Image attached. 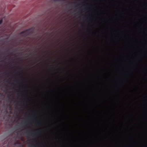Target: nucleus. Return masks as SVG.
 <instances>
[{
    "label": "nucleus",
    "instance_id": "obj_1",
    "mask_svg": "<svg viewBox=\"0 0 147 147\" xmlns=\"http://www.w3.org/2000/svg\"><path fill=\"white\" fill-rule=\"evenodd\" d=\"M34 32V29L30 28L22 31L20 33L21 36L24 37H26L32 34Z\"/></svg>",
    "mask_w": 147,
    "mask_h": 147
},
{
    "label": "nucleus",
    "instance_id": "obj_2",
    "mask_svg": "<svg viewBox=\"0 0 147 147\" xmlns=\"http://www.w3.org/2000/svg\"><path fill=\"white\" fill-rule=\"evenodd\" d=\"M30 131H29V132H27V135H30V136H32V134H30Z\"/></svg>",
    "mask_w": 147,
    "mask_h": 147
},
{
    "label": "nucleus",
    "instance_id": "obj_3",
    "mask_svg": "<svg viewBox=\"0 0 147 147\" xmlns=\"http://www.w3.org/2000/svg\"><path fill=\"white\" fill-rule=\"evenodd\" d=\"M3 21L2 19H1L0 20V25H1Z\"/></svg>",
    "mask_w": 147,
    "mask_h": 147
},
{
    "label": "nucleus",
    "instance_id": "obj_4",
    "mask_svg": "<svg viewBox=\"0 0 147 147\" xmlns=\"http://www.w3.org/2000/svg\"><path fill=\"white\" fill-rule=\"evenodd\" d=\"M17 82L18 83V84H20V81L19 80H18L17 81Z\"/></svg>",
    "mask_w": 147,
    "mask_h": 147
},
{
    "label": "nucleus",
    "instance_id": "obj_5",
    "mask_svg": "<svg viewBox=\"0 0 147 147\" xmlns=\"http://www.w3.org/2000/svg\"><path fill=\"white\" fill-rule=\"evenodd\" d=\"M36 136V134H35V135H34V136Z\"/></svg>",
    "mask_w": 147,
    "mask_h": 147
},
{
    "label": "nucleus",
    "instance_id": "obj_6",
    "mask_svg": "<svg viewBox=\"0 0 147 147\" xmlns=\"http://www.w3.org/2000/svg\"><path fill=\"white\" fill-rule=\"evenodd\" d=\"M0 72H1V71H0Z\"/></svg>",
    "mask_w": 147,
    "mask_h": 147
}]
</instances>
